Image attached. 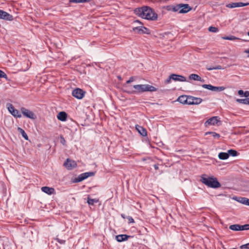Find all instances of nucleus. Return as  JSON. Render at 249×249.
<instances>
[{
    "label": "nucleus",
    "instance_id": "1",
    "mask_svg": "<svg viewBox=\"0 0 249 249\" xmlns=\"http://www.w3.org/2000/svg\"><path fill=\"white\" fill-rule=\"evenodd\" d=\"M200 180L204 184L212 188L216 189L221 187L220 182L213 176L209 177L206 174H203L201 176Z\"/></svg>",
    "mask_w": 249,
    "mask_h": 249
},
{
    "label": "nucleus",
    "instance_id": "2",
    "mask_svg": "<svg viewBox=\"0 0 249 249\" xmlns=\"http://www.w3.org/2000/svg\"><path fill=\"white\" fill-rule=\"evenodd\" d=\"M133 88L135 89V90L132 91H125L127 93L129 94L132 93H140L145 91H156L157 90V89L153 86L144 84V85H136L133 86Z\"/></svg>",
    "mask_w": 249,
    "mask_h": 249
},
{
    "label": "nucleus",
    "instance_id": "3",
    "mask_svg": "<svg viewBox=\"0 0 249 249\" xmlns=\"http://www.w3.org/2000/svg\"><path fill=\"white\" fill-rule=\"evenodd\" d=\"M20 110L23 116L28 118L35 120L36 118V115L34 113L24 107H21Z\"/></svg>",
    "mask_w": 249,
    "mask_h": 249
},
{
    "label": "nucleus",
    "instance_id": "4",
    "mask_svg": "<svg viewBox=\"0 0 249 249\" xmlns=\"http://www.w3.org/2000/svg\"><path fill=\"white\" fill-rule=\"evenodd\" d=\"M132 30L139 34H147L149 35L151 33L150 30L144 26H138L133 27Z\"/></svg>",
    "mask_w": 249,
    "mask_h": 249
},
{
    "label": "nucleus",
    "instance_id": "5",
    "mask_svg": "<svg viewBox=\"0 0 249 249\" xmlns=\"http://www.w3.org/2000/svg\"><path fill=\"white\" fill-rule=\"evenodd\" d=\"M85 93L86 92L80 88H76L73 90L72 92V96L78 99H82Z\"/></svg>",
    "mask_w": 249,
    "mask_h": 249
},
{
    "label": "nucleus",
    "instance_id": "6",
    "mask_svg": "<svg viewBox=\"0 0 249 249\" xmlns=\"http://www.w3.org/2000/svg\"><path fill=\"white\" fill-rule=\"evenodd\" d=\"M249 5V2H233L229 4H226V6L229 8H233L235 7H240L243 6H246Z\"/></svg>",
    "mask_w": 249,
    "mask_h": 249
},
{
    "label": "nucleus",
    "instance_id": "7",
    "mask_svg": "<svg viewBox=\"0 0 249 249\" xmlns=\"http://www.w3.org/2000/svg\"><path fill=\"white\" fill-rule=\"evenodd\" d=\"M202 101V99L200 98L195 97L192 96L188 97V105H198Z\"/></svg>",
    "mask_w": 249,
    "mask_h": 249
},
{
    "label": "nucleus",
    "instance_id": "8",
    "mask_svg": "<svg viewBox=\"0 0 249 249\" xmlns=\"http://www.w3.org/2000/svg\"><path fill=\"white\" fill-rule=\"evenodd\" d=\"M63 165L68 169L71 170L75 167L77 166V164L75 161L67 159L64 162Z\"/></svg>",
    "mask_w": 249,
    "mask_h": 249
},
{
    "label": "nucleus",
    "instance_id": "9",
    "mask_svg": "<svg viewBox=\"0 0 249 249\" xmlns=\"http://www.w3.org/2000/svg\"><path fill=\"white\" fill-rule=\"evenodd\" d=\"M218 118V116H214L210 118L205 122V125L207 126L210 125H214L216 124L219 121Z\"/></svg>",
    "mask_w": 249,
    "mask_h": 249
},
{
    "label": "nucleus",
    "instance_id": "10",
    "mask_svg": "<svg viewBox=\"0 0 249 249\" xmlns=\"http://www.w3.org/2000/svg\"><path fill=\"white\" fill-rule=\"evenodd\" d=\"M180 10L179 11V13L185 14L190 11L192 8L189 6L188 4L180 3Z\"/></svg>",
    "mask_w": 249,
    "mask_h": 249
},
{
    "label": "nucleus",
    "instance_id": "11",
    "mask_svg": "<svg viewBox=\"0 0 249 249\" xmlns=\"http://www.w3.org/2000/svg\"><path fill=\"white\" fill-rule=\"evenodd\" d=\"M0 19L7 21H12L14 19V18L12 15L3 10H2Z\"/></svg>",
    "mask_w": 249,
    "mask_h": 249
},
{
    "label": "nucleus",
    "instance_id": "12",
    "mask_svg": "<svg viewBox=\"0 0 249 249\" xmlns=\"http://www.w3.org/2000/svg\"><path fill=\"white\" fill-rule=\"evenodd\" d=\"M133 237L132 236L126 234H119L116 235L115 239L118 242H122L127 240L129 238Z\"/></svg>",
    "mask_w": 249,
    "mask_h": 249
},
{
    "label": "nucleus",
    "instance_id": "13",
    "mask_svg": "<svg viewBox=\"0 0 249 249\" xmlns=\"http://www.w3.org/2000/svg\"><path fill=\"white\" fill-rule=\"evenodd\" d=\"M173 78V80L175 81H180V82H185L186 81V78L181 75H178L177 74L173 73L172 74V77Z\"/></svg>",
    "mask_w": 249,
    "mask_h": 249
},
{
    "label": "nucleus",
    "instance_id": "14",
    "mask_svg": "<svg viewBox=\"0 0 249 249\" xmlns=\"http://www.w3.org/2000/svg\"><path fill=\"white\" fill-rule=\"evenodd\" d=\"M144 18L148 20H155L158 18V15L152 9V13H148Z\"/></svg>",
    "mask_w": 249,
    "mask_h": 249
},
{
    "label": "nucleus",
    "instance_id": "15",
    "mask_svg": "<svg viewBox=\"0 0 249 249\" xmlns=\"http://www.w3.org/2000/svg\"><path fill=\"white\" fill-rule=\"evenodd\" d=\"M144 18L148 20H155L158 18V15L152 9V13H148Z\"/></svg>",
    "mask_w": 249,
    "mask_h": 249
},
{
    "label": "nucleus",
    "instance_id": "16",
    "mask_svg": "<svg viewBox=\"0 0 249 249\" xmlns=\"http://www.w3.org/2000/svg\"><path fill=\"white\" fill-rule=\"evenodd\" d=\"M41 189L42 192L49 195L53 194L55 192L54 188L47 186L42 187H41Z\"/></svg>",
    "mask_w": 249,
    "mask_h": 249
},
{
    "label": "nucleus",
    "instance_id": "17",
    "mask_svg": "<svg viewBox=\"0 0 249 249\" xmlns=\"http://www.w3.org/2000/svg\"><path fill=\"white\" fill-rule=\"evenodd\" d=\"M135 128L141 135L142 136H147V130L145 128L138 124L136 125Z\"/></svg>",
    "mask_w": 249,
    "mask_h": 249
},
{
    "label": "nucleus",
    "instance_id": "18",
    "mask_svg": "<svg viewBox=\"0 0 249 249\" xmlns=\"http://www.w3.org/2000/svg\"><path fill=\"white\" fill-rule=\"evenodd\" d=\"M189 95H181L177 99V101L182 104L188 105Z\"/></svg>",
    "mask_w": 249,
    "mask_h": 249
},
{
    "label": "nucleus",
    "instance_id": "19",
    "mask_svg": "<svg viewBox=\"0 0 249 249\" xmlns=\"http://www.w3.org/2000/svg\"><path fill=\"white\" fill-rule=\"evenodd\" d=\"M68 115L64 111L60 112L57 116V119L61 121L65 122L67 120Z\"/></svg>",
    "mask_w": 249,
    "mask_h": 249
},
{
    "label": "nucleus",
    "instance_id": "20",
    "mask_svg": "<svg viewBox=\"0 0 249 249\" xmlns=\"http://www.w3.org/2000/svg\"><path fill=\"white\" fill-rule=\"evenodd\" d=\"M189 79L190 80H193L195 81H200L202 82H204V80L202 79L201 77L196 74L192 73L189 76Z\"/></svg>",
    "mask_w": 249,
    "mask_h": 249
},
{
    "label": "nucleus",
    "instance_id": "21",
    "mask_svg": "<svg viewBox=\"0 0 249 249\" xmlns=\"http://www.w3.org/2000/svg\"><path fill=\"white\" fill-rule=\"evenodd\" d=\"M86 178H87V177L86 173H82V174L79 175L77 177L75 178L74 179L73 182H74V183L79 182H81V181L84 180V179H85Z\"/></svg>",
    "mask_w": 249,
    "mask_h": 249
},
{
    "label": "nucleus",
    "instance_id": "22",
    "mask_svg": "<svg viewBox=\"0 0 249 249\" xmlns=\"http://www.w3.org/2000/svg\"><path fill=\"white\" fill-rule=\"evenodd\" d=\"M144 8L143 6L142 7L137 8L134 10V13L136 15L142 18V15L143 12Z\"/></svg>",
    "mask_w": 249,
    "mask_h": 249
},
{
    "label": "nucleus",
    "instance_id": "23",
    "mask_svg": "<svg viewBox=\"0 0 249 249\" xmlns=\"http://www.w3.org/2000/svg\"><path fill=\"white\" fill-rule=\"evenodd\" d=\"M144 10L142 15V18H144L148 14V13H152V8L149 6H144Z\"/></svg>",
    "mask_w": 249,
    "mask_h": 249
},
{
    "label": "nucleus",
    "instance_id": "24",
    "mask_svg": "<svg viewBox=\"0 0 249 249\" xmlns=\"http://www.w3.org/2000/svg\"><path fill=\"white\" fill-rule=\"evenodd\" d=\"M218 157L219 159L222 160H227L229 157L228 152H220L219 153Z\"/></svg>",
    "mask_w": 249,
    "mask_h": 249
},
{
    "label": "nucleus",
    "instance_id": "25",
    "mask_svg": "<svg viewBox=\"0 0 249 249\" xmlns=\"http://www.w3.org/2000/svg\"><path fill=\"white\" fill-rule=\"evenodd\" d=\"M18 131L21 134L22 136L26 140H28V136L25 131L20 127L18 128Z\"/></svg>",
    "mask_w": 249,
    "mask_h": 249
},
{
    "label": "nucleus",
    "instance_id": "26",
    "mask_svg": "<svg viewBox=\"0 0 249 249\" xmlns=\"http://www.w3.org/2000/svg\"><path fill=\"white\" fill-rule=\"evenodd\" d=\"M239 202L247 206H249V199L246 197H239Z\"/></svg>",
    "mask_w": 249,
    "mask_h": 249
},
{
    "label": "nucleus",
    "instance_id": "27",
    "mask_svg": "<svg viewBox=\"0 0 249 249\" xmlns=\"http://www.w3.org/2000/svg\"><path fill=\"white\" fill-rule=\"evenodd\" d=\"M228 154L229 155V157L230 156H231L232 157H235L238 156L239 154V153L238 152L234 149H230L228 150Z\"/></svg>",
    "mask_w": 249,
    "mask_h": 249
},
{
    "label": "nucleus",
    "instance_id": "28",
    "mask_svg": "<svg viewBox=\"0 0 249 249\" xmlns=\"http://www.w3.org/2000/svg\"><path fill=\"white\" fill-rule=\"evenodd\" d=\"M98 202V199H93L89 197H88L87 202L89 205H93L95 203H97Z\"/></svg>",
    "mask_w": 249,
    "mask_h": 249
},
{
    "label": "nucleus",
    "instance_id": "29",
    "mask_svg": "<svg viewBox=\"0 0 249 249\" xmlns=\"http://www.w3.org/2000/svg\"><path fill=\"white\" fill-rule=\"evenodd\" d=\"M229 229L234 231H240L239 224L231 225L230 226Z\"/></svg>",
    "mask_w": 249,
    "mask_h": 249
},
{
    "label": "nucleus",
    "instance_id": "30",
    "mask_svg": "<svg viewBox=\"0 0 249 249\" xmlns=\"http://www.w3.org/2000/svg\"><path fill=\"white\" fill-rule=\"evenodd\" d=\"M11 114L14 116L16 118H21V114L20 113V112L16 109H15L13 111Z\"/></svg>",
    "mask_w": 249,
    "mask_h": 249
},
{
    "label": "nucleus",
    "instance_id": "31",
    "mask_svg": "<svg viewBox=\"0 0 249 249\" xmlns=\"http://www.w3.org/2000/svg\"><path fill=\"white\" fill-rule=\"evenodd\" d=\"M208 134H211L213 136V138H216L218 139L220 137V135L219 134L216 133L215 132L210 131V132H207L205 133V135H207Z\"/></svg>",
    "mask_w": 249,
    "mask_h": 249
},
{
    "label": "nucleus",
    "instance_id": "32",
    "mask_svg": "<svg viewBox=\"0 0 249 249\" xmlns=\"http://www.w3.org/2000/svg\"><path fill=\"white\" fill-rule=\"evenodd\" d=\"M222 38L223 39L230 40H234L240 39V38L236 37L233 36H225L222 37Z\"/></svg>",
    "mask_w": 249,
    "mask_h": 249
},
{
    "label": "nucleus",
    "instance_id": "33",
    "mask_svg": "<svg viewBox=\"0 0 249 249\" xmlns=\"http://www.w3.org/2000/svg\"><path fill=\"white\" fill-rule=\"evenodd\" d=\"M92 0H69L70 2L73 3H83V2H88L92 1Z\"/></svg>",
    "mask_w": 249,
    "mask_h": 249
},
{
    "label": "nucleus",
    "instance_id": "34",
    "mask_svg": "<svg viewBox=\"0 0 249 249\" xmlns=\"http://www.w3.org/2000/svg\"><path fill=\"white\" fill-rule=\"evenodd\" d=\"M240 231L249 230V224L239 225Z\"/></svg>",
    "mask_w": 249,
    "mask_h": 249
},
{
    "label": "nucleus",
    "instance_id": "35",
    "mask_svg": "<svg viewBox=\"0 0 249 249\" xmlns=\"http://www.w3.org/2000/svg\"><path fill=\"white\" fill-rule=\"evenodd\" d=\"M237 101L240 103L248 105L249 98L246 99H238Z\"/></svg>",
    "mask_w": 249,
    "mask_h": 249
},
{
    "label": "nucleus",
    "instance_id": "36",
    "mask_svg": "<svg viewBox=\"0 0 249 249\" xmlns=\"http://www.w3.org/2000/svg\"><path fill=\"white\" fill-rule=\"evenodd\" d=\"M202 87L203 88L208 89L209 90H212V91L213 90V85H212L211 84H203V85H202Z\"/></svg>",
    "mask_w": 249,
    "mask_h": 249
},
{
    "label": "nucleus",
    "instance_id": "37",
    "mask_svg": "<svg viewBox=\"0 0 249 249\" xmlns=\"http://www.w3.org/2000/svg\"><path fill=\"white\" fill-rule=\"evenodd\" d=\"M225 89L224 87H215L213 86V91H222Z\"/></svg>",
    "mask_w": 249,
    "mask_h": 249
},
{
    "label": "nucleus",
    "instance_id": "38",
    "mask_svg": "<svg viewBox=\"0 0 249 249\" xmlns=\"http://www.w3.org/2000/svg\"><path fill=\"white\" fill-rule=\"evenodd\" d=\"M173 12H178L180 10V4H178L175 5H173L172 7Z\"/></svg>",
    "mask_w": 249,
    "mask_h": 249
},
{
    "label": "nucleus",
    "instance_id": "39",
    "mask_svg": "<svg viewBox=\"0 0 249 249\" xmlns=\"http://www.w3.org/2000/svg\"><path fill=\"white\" fill-rule=\"evenodd\" d=\"M209 31L213 33H216L218 31V29L217 27L210 26L208 29Z\"/></svg>",
    "mask_w": 249,
    "mask_h": 249
},
{
    "label": "nucleus",
    "instance_id": "40",
    "mask_svg": "<svg viewBox=\"0 0 249 249\" xmlns=\"http://www.w3.org/2000/svg\"><path fill=\"white\" fill-rule=\"evenodd\" d=\"M207 69L209 71H212L213 70H221L222 69V67L220 65H218L215 67H207Z\"/></svg>",
    "mask_w": 249,
    "mask_h": 249
},
{
    "label": "nucleus",
    "instance_id": "41",
    "mask_svg": "<svg viewBox=\"0 0 249 249\" xmlns=\"http://www.w3.org/2000/svg\"><path fill=\"white\" fill-rule=\"evenodd\" d=\"M59 138L60 143L62 144L64 146H66V141L64 137L62 135H60Z\"/></svg>",
    "mask_w": 249,
    "mask_h": 249
},
{
    "label": "nucleus",
    "instance_id": "42",
    "mask_svg": "<svg viewBox=\"0 0 249 249\" xmlns=\"http://www.w3.org/2000/svg\"><path fill=\"white\" fill-rule=\"evenodd\" d=\"M0 78H5L6 79H7V78H8L6 74V73L3 71H2V70H0Z\"/></svg>",
    "mask_w": 249,
    "mask_h": 249
},
{
    "label": "nucleus",
    "instance_id": "43",
    "mask_svg": "<svg viewBox=\"0 0 249 249\" xmlns=\"http://www.w3.org/2000/svg\"><path fill=\"white\" fill-rule=\"evenodd\" d=\"M8 107H7L9 111L11 113H12V111L15 109L14 107L12 104H9Z\"/></svg>",
    "mask_w": 249,
    "mask_h": 249
},
{
    "label": "nucleus",
    "instance_id": "44",
    "mask_svg": "<svg viewBox=\"0 0 249 249\" xmlns=\"http://www.w3.org/2000/svg\"><path fill=\"white\" fill-rule=\"evenodd\" d=\"M127 219L128 220V223L129 224L134 223L135 222L134 220L131 216H127Z\"/></svg>",
    "mask_w": 249,
    "mask_h": 249
},
{
    "label": "nucleus",
    "instance_id": "45",
    "mask_svg": "<svg viewBox=\"0 0 249 249\" xmlns=\"http://www.w3.org/2000/svg\"><path fill=\"white\" fill-rule=\"evenodd\" d=\"M87 176V178L89 177L93 176L95 175V172H89L85 173Z\"/></svg>",
    "mask_w": 249,
    "mask_h": 249
},
{
    "label": "nucleus",
    "instance_id": "46",
    "mask_svg": "<svg viewBox=\"0 0 249 249\" xmlns=\"http://www.w3.org/2000/svg\"><path fill=\"white\" fill-rule=\"evenodd\" d=\"M55 240L58 242L60 244H64L66 242V241L64 240H62V239H60L59 238H55Z\"/></svg>",
    "mask_w": 249,
    "mask_h": 249
},
{
    "label": "nucleus",
    "instance_id": "47",
    "mask_svg": "<svg viewBox=\"0 0 249 249\" xmlns=\"http://www.w3.org/2000/svg\"><path fill=\"white\" fill-rule=\"evenodd\" d=\"M171 77H172V74L171 75H170L169 77L165 81V84L169 83L171 81V80H173V78H171Z\"/></svg>",
    "mask_w": 249,
    "mask_h": 249
},
{
    "label": "nucleus",
    "instance_id": "48",
    "mask_svg": "<svg viewBox=\"0 0 249 249\" xmlns=\"http://www.w3.org/2000/svg\"><path fill=\"white\" fill-rule=\"evenodd\" d=\"M134 80V78L133 77H130L129 79V80H128L127 81H126V84H129L131 82H133Z\"/></svg>",
    "mask_w": 249,
    "mask_h": 249
},
{
    "label": "nucleus",
    "instance_id": "49",
    "mask_svg": "<svg viewBox=\"0 0 249 249\" xmlns=\"http://www.w3.org/2000/svg\"><path fill=\"white\" fill-rule=\"evenodd\" d=\"M172 7H173V5H168V6H166V9L168 11H173Z\"/></svg>",
    "mask_w": 249,
    "mask_h": 249
},
{
    "label": "nucleus",
    "instance_id": "50",
    "mask_svg": "<svg viewBox=\"0 0 249 249\" xmlns=\"http://www.w3.org/2000/svg\"><path fill=\"white\" fill-rule=\"evenodd\" d=\"M244 91L243 90H239L238 91V94L240 96H243L244 95Z\"/></svg>",
    "mask_w": 249,
    "mask_h": 249
},
{
    "label": "nucleus",
    "instance_id": "51",
    "mask_svg": "<svg viewBox=\"0 0 249 249\" xmlns=\"http://www.w3.org/2000/svg\"><path fill=\"white\" fill-rule=\"evenodd\" d=\"M245 97H248L249 96V92L248 91H246L244 92L243 95Z\"/></svg>",
    "mask_w": 249,
    "mask_h": 249
},
{
    "label": "nucleus",
    "instance_id": "52",
    "mask_svg": "<svg viewBox=\"0 0 249 249\" xmlns=\"http://www.w3.org/2000/svg\"><path fill=\"white\" fill-rule=\"evenodd\" d=\"M240 248L242 249H248V243L246 244L242 245L240 247Z\"/></svg>",
    "mask_w": 249,
    "mask_h": 249
},
{
    "label": "nucleus",
    "instance_id": "53",
    "mask_svg": "<svg viewBox=\"0 0 249 249\" xmlns=\"http://www.w3.org/2000/svg\"><path fill=\"white\" fill-rule=\"evenodd\" d=\"M154 167L155 169V170H158L159 169V165L158 164H154Z\"/></svg>",
    "mask_w": 249,
    "mask_h": 249
},
{
    "label": "nucleus",
    "instance_id": "54",
    "mask_svg": "<svg viewBox=\"0 0 249 249\" xmlns=\"http://www.w3.org/2000/svg\"><path fill=\"white\" fill-rule=\"evenodd\" d=\"M134 23H139L142 25H143V23L142 22H141L140 21H139V20H134Z\"/></svg>",
    "mask_w": 249,
    "mask_h": 249
},
{
    "label": "nucleus",
    "instance_id": "55",
    "mask_svg": "<svg viewBox=\"0 0 249 249\" xmlns=\"http://www.w3.org/2000/svg\"><path fill=\"white\" fill-rule=\"evenodd\" d=\"M121 216L124 219L127 218V216L124 213H122Z\"/></svg>",
    "mask_w": 249,
    "mask_h": 249
},
{
    "label": "nucleus",
    "instance_id": "56",
    "mask_svg": "<svg viewBox=\"0 0 249 249\" xmlns=\"http://www.w3.org/2000/svg\"><path fill=\"white\" fill-rule=\"evenodd\" d=\"M244 52L247 53H249V48L247 50H246Z\"/></svg>",
    "mask_w": 249,
    "mask_h": 249
},
{
    "label": "nucleus",
    "instance_id": "57",
    "mask_svg": "<svg viewBox=\"0 0 249 249\" xmlns=\"http://www.w3.org/2000/svg\"><path fill=\"white\" fill-rule=\"evenodd\" d=\"M142 160L143 161H145V160H146V159H145V158H142Z\"/></svg>",
    "mask_w": 249,
    "mask_h": 249
},
{
    "label": "nucleus",
    "instance_id": "58",
    "mask_svg": "<svg viewBox=\"0 0 249 249\" xmlns=\"http://www.w3.org/2000/svg\"><path fill=\"white\" fill-rule=\"evenodd\" d=\"M248 249H249V243H248Z\"/></svg>",
    "mask_w": 249,
    "mask_h": 249
},
{
    "label": "nucleus",
    "instance_id": "59",
    "mask_svg": "<svg viewBox=\"0 0 249 249\" xmlns=\"http://www.w3.org/2000/svg\"><path fill=\"white\" fill-rule=\"evenodd\" d=\"M248 35L249 36V31L248 32Z\"/></svg>",
    "mask_w": 249,
    "mask_h": 249
},
{
    "label": "nucleus",
    "instance_id": "60",
    "mask_svg": "<svg viewBox=\"0 0 249 249\" xmlns=\"http://www.w3.org/2000/svg\"><path fill=\"white\" fill-rule=\"evenodd\" d=\"M248 105H249V98Z\"/></svg>",
    "mask_w": 249,
    "mask_h": 249
}]
</instances>
